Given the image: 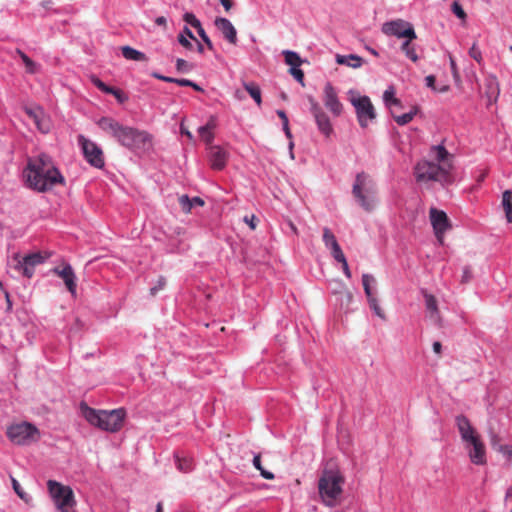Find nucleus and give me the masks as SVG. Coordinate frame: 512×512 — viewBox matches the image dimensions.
<instances>
[{"label":"nucleus","instance_id":"nucleus-64","mask_svg":"<svg viewBox=\"0 0 512 512\" xmlns=\"http://www.w3.org/2000/svg\"><path fill=\"white\" fill-rule=\"evenodd\" d=\"M176 84H178L179 86L190 87V85H192V81L188 79H177Z\"/></svg>","mask_w":512,"mask_h":512},{"label":"nucleus","instance_id":"nucleus-38","mask_svg":"<svg viewBox=\"0 0 512 512\" xmlns=\"http://www.w3.org/2000/svg\"><path fill=\"white\" fill-rule=\"evenodd\" d=\"M198 133L201 137V139L209 145V147L212 145V142L214 140V131L206 129L204 127H199Z\"/></svg>","mask_w":512,"mask_h":512},{"label":"nucleus","instance_id":"nucleus-14","mask_svg":"<svg viewBox=\"0 0 512 512\" xmlns=\"http://www.w3.org/2000/svg\"><path fill=\"white\" fill-rule=\"evenodd\" d=\"M14 259L17 261L16 269L21 271L23 276L31 278L34 274L35 266L44 262L45 257L37 252L20 258L19 255H15Z\"/></svg>","mask_w":512,"mask_h":512},{"label":"nucleus","instance_id":"nucleus-20","mask_svg":"<svg viewBox=\"0 0 512 512\" xmlns=\"http://www.w3.org/2000/svg\"><path fill=\"white\" fill-rule=\"evenodd\" d=\"M215 27L222 33L223 37L231 44L237 43V31L227 18L217 17L214 21Z\"/></svg>","mask_w":512,"mask_h":512},{"label":"nucleus","instance_id":"nucleus-5","mask_svg":"<svg viewBox=\"0 0 512 512\" xmlns=\"http://www.w3.org/2000/svg\"><path fill=\"white\" fill-rule=\"evenodd\" d=\"M345 479L338 471H324L318 481V492L322 502L329 507L336 506L343 493Z\"/></svg>","mask_w":512,"mask_h":512},{"label":"nucleus","instance_id":"nucleus-41","mask_svg":"<svg viewBox=\"0 0 512 512\" xmlns=\"http://www.w3.org/2000/svg\"><path fill=\"white\" fill-rule=\"evenodd\" d=\"M25 113L33 120L35 121L37 118H39V115H42L43 109L40 106H26L24 108Z\"/></svg>","mask_w":512,"mask_h":512},{"label":"nucleus","instance_id":"nucleus-59","mask_svg":"<svg viewBox=\"0 0 512 512\" xmlns=\"http://www.w3.org/2000/svg\"><path fill=\"white\" fill-rule=\"evenodd\" d=\"M90 80L91 82L100 90L103 89V87L105 86V83L103 81H101L97 76L95 75H92L90 77Z\"/></svg>","mask_w":512,"mask_h":512},{"label":"nucleus","instance_id":"nucleus-2","mask_svg":"<svg viewBox=\"0 0 512 512\" xmlns=\"http://www.w3.org/2000/svg\"><path fill=\"white\" fill-rule=\"evenodd\" d=\"M431 155L434 161H419L414 168L416 181L427 183L430 181L438 182L442 186L453 182L451 171L453 169V155H451L443 145L431 147Z\"/></svg>","mask_w":512,"mask_h":512},{"label":"nucleus","instance_id":"nucleus-36","mask_svg":"<svg viewBox=\"0 0 512 512\" xmlns=\"http://www.w3.org/2000/svg\"><path fill=\"white\" fill-rule=\"evenodd\" d=\"M176 464L179 471L187 473L193 469V461L191 458L179 457L176 455Z\"/></svg>","mask_w":512,"mask_h":512},{"label":"nucleus","instance_id":"nucleus-25","mask_svg":"<svg viewBox=\"0 0 512 512\" xmlns=\"http://www.w3.org/2000/svg\"><path fill=\"white\" fill-rule=\"evenodd\" d=\"M336 63L339 65H346L351 68H359L363 64V59L355 54L350 55H336Z\"/></svg>","mask_w":512,"mask_h":512},{"label":"nucleus","instance_id":"nucleus-28","mask_svg":"<svg viewBox=\"0 0 512 512\" xmlns=\"http://www.w3.org/2000/svg\"><path fill=\"white\" fill-rule=\"evenodd\" d=\"M502 206L508 223H512V191L506 190L502 195Z\"/></svg>","mask_w":512,"mask_h":512},{"label":"nucleus","instance_id":"nucleus-58","mask_svg":"<svg viewBox=\"0 0 512 512\" xmlns=\"http://www.w3.org/2000/svg\"><path fill=\"white\" fill-rule=\"evenodd\" d=\"M216 126H217L216 117L215 116H211L209 118L208 122L203 127L206 128V129L214 131Z\"/></svg>","mask_w":512,"mask_h":512},{"label":"nucleus","instance_id":"nucleus-48","mask_svg":"<svg viewBox=\"0 0 512 512\" xmlns=\"http://www.w3.org/2000/svg\"><path fill=\"white\" fill-rule=\"evenodd\" d=\"M452 11L453 13L460 19H465L466 18V13L464 11V9L462 8V6L460 5V3L458 1H454L452 3Z\"/></svg>","mask_w":512,"mask_h":512},{"label":"nucleus","instance_id":"nucleus-23","mask_svg":"<svg viewBox=\"0 0 512 512\" xmlns=\"http://www.w3.org/2000/svg\"><path fill=\"white\" fill-rule=\"evenodd\" d=\"M323 242L326 248L330 250L333 258L340 257L342 254H344L335 235L327 227L323 229Z\"/></svg>","mask_w":512,"mask_h":512},{"label":"nucleus","instance_id":"nucleus-49","mask_svg":"<svg viewBox=\"0 0 512 512\" xmlns=\"http://www.w3.org/2000/svg\"><path fill=\"white\" fill-rule=\"evenodd\" d=\"M337 262L342 264V269L347 278H351V271L349 269L346 257L344 254H342L340 257L334 258Z\"/></svg>","mask_w":512,"mask_h":512},{"label":"nucleus","instance_id":"nucleus-55","mask_svg":"<svg viewBox=\"0 0 512 512\" xmlns=\"http://www.w3.org/2000/svg\"><path fill=\"white\" fill-rule=\"evenodd\" d=\"M244 222L248 224L252 230H255L257 227L258 219L255 215L245 216Z\"/></svg>","mask_w":512,"mask_h":512},{"label":"nucleus","instance_id":"nucleus-54","mask_svg":"<svg viewBox=\"0 0 512 512\" xmlns=\"http://www.w3.org/2000/svg\"><path fill=\"white\" fill-rule=\"evenodd\" d=\"M178 42L186 49L191 50L193 48L191 41L183 34L178 35Z\"/></svg>","mask_w":512,"mask_h":512},{"label":"nucleus","instance_id":"nucleus-12","mask_svg":"<svg viewBox=\"0 0 512 512\" xmlns=\"http://www.w3.org/2000/svg\"><path fill=\"white\" fill-rule=\"evenodd\" d=\"M429 218L437 240L440 244H443L444 234L451 228L447 214L442 210L432 207L429 210Z\"/></svg>","mask_w":512,"mask_h":512},{"label":"nucleus","instance_id":"nucleus-39","mask_svg":"<svg viewBox=\"0 0 512 512\" xmlns=\"http://www.w3.org/2000/svg\"><path fill=\"white\" fill-rule=\"evenodd\" d=\"M11 482H12V486H13V489L15 491V493L19 496V498H21L23 501H25L26 503H28L31 498L30 496L21 488L19 482L11 477Z\"/></svg>","mask_w":512,"mask_h":512},{"label":"nucleus","instance_id":"nucleus-18","mask_svg":"<svg viewBox=\"0 0 512 512\" xmlns=\"http://www.w3.org/2000/svg\"><path fill=\"white\" fill-rule=\"evenodd\" d=\"M208 149L211 168L218 171L224 169L228 160V152L218 145H211Z\"/></svg>","mask_w":512,"mask_h":512},{"label":"nucleus","instance_id":"nucleus-30","mask_svg":"<svg viewBox=\"0 0 512 512\" xmlns=\"http://www.w3.org/2000/svg\"><path fill=\"white\" fill-rule=\"evenodd\" d=\"M491 446L495 451L512 461V445H502L498 438L494 436L491 441Z\"/></svg>","mask_w":512,"mask_h":512},{"label":"nucleus","instance_id":"nucleus-6","mask_svg":"<svg viewBox=\"0 0 512 512\" xmlns=\"http://www.w3.org/2000/svg\"><path fill=\"white\" fill-rule=\"evenodd\" d=\"M353 196L366 211H372L376 205V184L365 172L358 173L352 189Z\"/></svg>","mask_w":512,"mask_h":512},{"label":"nucleus","instance_id":"nucleus-7","mask_svg":"<svg viewBox=\"0 0 512 512\" xmlns=\"http://www.w3.org/2000/svg\"><path fill=\"white\" fill-rule=\"evenodd\" d=\"M8 439L16 445H30L40 438L39 429L29 422L13 423L7 427Z\"/></svg>","mask_w":512,"mask_h":512},{"label":"nucleus","instance_id":"nucleus-60","mask_svg":"<svg viewBox=\"0 0 512 512\" xmlns=\"http://www.w3.org/2000/svg\"><path fill=\"white\" fill-rule=\"evenodd\" d=\"M277 115H278V117L282 120V124H283V126H286V125L289 123V121H288V117H287V115H286L285 111H283V110H277Z\"/></svg>","mask_w":512,"mask_h":512},{"label":"nucleus","instance_id":"nucleus-8","mask_svg":"<svg viewBox=\"0 0 512 512\" xmlns=\"http://www.w3.org/2000/svg\"><path fill=\"white\" fill-rule=\"evenodd\" d=\"M47 486L59 512H69L74 509L76 501L71 487L62 485L55 480H49Z\"/></svg>","mask_w":512,"mask_h":512},{"label":"nucleus","instance_id":"nucleus-40","mask_svg":"<svg viewBox=\"0 0 512 512\" xmlns=\"http://www.w3.org/2000/svg\"><path fill=\"white\" fill-rule=\"evenodd\" d=\"M25 113L33 120L35 121L37 118H39V115H42L43 109L40 106H26L24 108Z\"/></svg>","mask_w":512,"mask_h":512},{"label":"nucleus","instance_id":"nucleus-53","mask_svg":"<svg viewBox=\"0 0 512 512\" xmlns=\"http://www.w3.org/2000/svg\"><path fill=\"white\" fill-rule=\"evenodd\" d=\"M111 94L117 99L119 103H124L128 99V97L120 89L117 88H114Z\"/></svg>","mask_w":512,"mask_h":512},{"label":"nucleus","instance_id":"nucleus-47","mask_svg":"<svg viewBox=\"0 0 512 512\" xmlns=\"http://www.w3.org/2000/svg\"><path fill=\"white\" fill-rule=\"evenodd\" d=\"M289 73L304 86V72L299 67L290 68Z\"/></svg>","mask_w":512,"mask_h":512},{"label":"nucleus","instance_id":"nucleus-46","mask_svg":"<svg viewBox=\"0 0 512 512\" xmlns=\"http://www.w3.org/2000/svg\"><path fill=\"white\" fill-rule=\"evenodd\" d=\"M449 60H450V67H451L453 78H454L456 84L460 85L461 84V78H460V74H459V71H458L455 59L452 56H450Z\"/></svg>","mask_w":512,"mask_h":512},{"label":"nucleus","instance_id":"nucleus-50","mask_svg":"<svg viewBox=\"0 0 512 512\" xmlns=\"http://www.w3.org/2000/svg\"><path fill=\"white\" fill-rule=\"evenodd\" d=\"M199 36L201 37V39L203 40V42L205 43V45L207 46V48L210 50V51H213L214 50V46H213V43L211 42L210 38L208 37V35L206 34L205 30L203 29V27H201L200 29L197 30Z\"/></svg>","mask_w":512,"mask_h":512},{"label":"nucleus","instance_id":"nucleus-21","mask_svg":"<svg viewBox=\"0 0 512 512\" xmlns=\"http://www.w3.org/2000/svg\"><path fill=\"white\" fill-rule=\"evenodd\" d=\"M456 425L461 435V439L465 443L479 436L476 430L472 427L468 418L464 415H458L456 417Z\"/></svg>","mask_w":512,"mask_h":512},{"label":"nucleus","instance_id":"nucleus-31","mask_svg":"<svg viewBox=\"0 0 512 512\" xmlns=\"http://www.w3.org/2000/svg\"><path fill=\"white\" fill-rule=\"evenodd\" d=\"M17 55L21 58L25 65L26 72L29 74H35L38 71V65L30 59L22 50L16 49Z\"/></svg>","mask_w":512,"mask_h":512},{"label":"nucleus","instance_id":"nucleus-57","mask_svg":"<svg viewBox=\"0 0 512 512\" xmlns=\"http://www.w3.org/2000/svg\"><path fill=\"white\" fill-rule=\"evenodd\" d=\"M188 68V63L186 60L178 58L176 61V69L179 72L185 71Z\"/></svg>","mask_w":512,"mask_h":512},{"label":"nucleus","instance_id":"nucleus-35","mask_svg":"<svg viewBox=\"0 0 512 512\" xmlns=\"http://www.w3.org/2000/svg\"><path fill=\"white\" fill-rule=\"evenodd\" d=\"M253 465L257 470H259L261 476L264 479L273 480L275 478V476L272 472L267 471L263 468L262 463H261V455L260 454H257L254 456Z\"/></svg>","mask_w":512,"mask_h":512},{"label":"nucleus","instance_id":"nucleus-33","mask_svg":"<svg viewBox=\"0 0 512 512\" xmlns=\"http://www.w3.org/2000/svg\"><path fill=\"white\" fill-rule=\"evenodd\" d=\"M416 113H417V108H413L410 112L404 113L402 115H397L396 110H392V112H391L394 120L399 125H406L409 122H411Z\"/></svg>","mask_w":512,"mask_h":512},{"label":"nucleus","instance_id":"nucleus-22","mask_svg":"<svg viewBox=\"0 0 512 512\" xmlns=\"http://www.w3.org/2000/svg\"><path fill=\"white\" fill-rule=\"evenodd\" d=\"M423 297L425 299V306L428 312V316L436 324H440L441 315L438 308V302L434 295L428 293L426 290L422 291Z\"/></svg>","mask_w":512,"mask_h":512},{"label":"nucleus","instance_id":"nucleus-3","mask_svg":"<svg viewBox=\"0 0 512 512\" xmlns=\"http://www.w3.org/2000/svg\"><path fill=\"white\" fill-rule=\"evenodd\" d=\"M97 125L102 131L115 138L120 145L130 150L145 151L152 147L153 138L147 131L124 126L110 117H102Z\"/></svg>","mask_w":512,"mask_h":512},{"label":"nucleus","instance_id":"nucleus-1","mask_svg":"<svg viewBox=\"0 0 512 512\" xmlns=\"http://www.w3.org/2000/svg\"><path fill=\"white\" fill-rule=\"evenodd\" d=\"M23 175L28 187L38 192H45L57 184L65 183L52 158L45 153L30 157Z\"/></svg>","mask_w":512,"mask_h":512},{"label":"nucleus","instance_id":"nucleus-62","mask_svg":"<svg viewBox=\"0 0 512 512\" xmlns=\"http://www.w3.org/2000/svg\"><path fill=\"white\" fill-rule=\"evenodd\" d=\"M182 34L193 41H197V38L188 27H184Z\"/></svg>","mask_w":512,"mask_h":512},{"label":"nucleus","instance_id":"nucleus-10","mask_svg":"<svg viewBox=\"0 0 512 512\" xmlns=\"http://www.w3.org/2000/svg\"><path fill=\"white\" fill-rule=\"evenodd\" d=\"M382 32L386 35L396 36L398 38L416 39V33L411 23L397 19L386 22L382 26Z\"/></svg>","mask_w":512,"mask_h":512},{"label":"nucleus","instance_id":"nucleus-43","mask_svg":"<svg viewBox=\"0 0 512 512\" xmlns=\"http://www.w3.org/2000/svg\"><path fill=\"white\" fill-rule=\"evenodd\" d=\"M333 283L336 285L333 293H343L349 302L352 299V295L346 290L345 284L339 280H334Z\"/></svg>","mask_w":512,"mask_h":512},{"label":"nucleus","instance_id":"nucleus-37","mask_svg":"<svg viewBox=\"0 0 512 512\" xmlns=\"http://www.w3.org/2000/svg\"><path fill=\"white\" fill-rule=\"evenodd\" d=\"M410 41L409 39H407L401 46V49L402 51L405 53V55L411 59L413 62H417L418 61V55L416 53V50L414 47H412L410 45Z\"/></svg>","mask_w":512,"mask_h":512},{"label":"nucleus","instance_id":"nucleus-45","mask_svg":"<svg viewBox=\"0 0 512 512\" xmlns=\"http://www.w3.org/2000/svg\"><path fill=\"white\" fill-rule=\"evenodd\" d=\"M183 20L190 24L192 27L196 28L197 30L202 27L200 21L196 18V16L193 13L187 12L183 15Z\"/></svg>","mask_w":512,"mask_h":512},{"label":"nucleus","instance_id":"nucleus-29","mask_svg":"<svg viewBox=\"0 0 512 512\" xmlns=\"http://www.w3.org/2000/svg\"><path fill=\"white\" fill-rule=\"evenodd\" d=\"M243 86L249 95L254 99L258 106L262 104L261 89L259 85L254 82H244Z\"/></svg>","mask_w":512,"mask_h":512},{"label":"nucleus","instance_id":"nucleus-42","mask_svg":"<svg viewBox=\"0 0 512 512\" xmlns=\"http://www.w3.org/2000/svg\"><path fill=\"white\" fill-rule=\"evenodd\" d=\"M25 113L33 120L35 121L37 118H39V115H42L43 109L40 106H26L24 108Z\"/></svg>","mask_w":512,"mask_h":512},{"label":"nucleus","instance_id":"nucleus-19","mask_svg":"<svg viewBox=\"0 0 512 512\" xmlns=\"http://www.w3.org/2000/svg\"><path fill=\"white\" fill-rule=\"evenodd\" d=\"M53 273L64 281L68 291L72 295L76 294V276L70 264H65L62 269L59 267L54 268Z\"/></svg>","mask_w":512,"mask_h":512},{"label":"nucleus","instance_id":"nucleus-26","mask_svg":"<svg viewBox=\"0 0 512 512\" xmlns=\"http://www.w3.org/2000/svg\"><path fill=\"white\" fill-rule=\"evenodd\" d=\"M383 100L391 112L392 110H395V108L402 107L401 101L395 97V89L393 86L388 87L384 91Z\"/></svg>","mask_w":512,"mask_h":512},{"label":"nucleus","instance_id":"nucleus-9","mask_svg":"<svg viewBox=\"0 0 512 512\" xmlns=\"http://www.w3.org/2000/svg\"><path fill=\"white\" fill-rule=\"evenodd\" d=\"M78 143L82 148L85 159L90 165L95 168H102L104 166L103 152L96 143L85 138L83 135L78 136Z\"/></svg>","mask_w":512,"mask_h":512},{"label":"nucleus","instance_id":"nucleus-32","mask_svg":"<svg viewBox=\"0 0 512 512\" xmlns=\"http://www.w3.org/2000/svg\"><path fill=\"white\" fill-rule=\"evenodd\" d=\"M283 55L285 63L289 65L290 68L300 67L303 62L300 56L294 51L285 50L283 51Z\"/></svg>","mask_w":512,"mask_h":512},{"label":"nucleus","instance_id":"nucleus-11","mask_svg":"<svg viewBox=\"0 0 512 512\" xmlns=\"http://www.w3.org/2000/svg\"><path fill=\"white\" fill-rule=\"evenodd\" d=\"M352 105L355 107L357 119L361 127L365 128L370 120L376 116L373 104L367 96H360L351 99Z\"/></svg>","mask_w":512,"mask_h":512},{"label":"nucleus","instance_id":"nucleus-61","mask_svg":"<svg viewBox=\"0 0 512 512\" xmlns=\"http://www.w3.org/2000/svg\"><path fill=\"white\" fill-rule=\"evenodd\" d=\"M435 76L433 75H428L426 78H425V81H426V85L429 87V88H432V89H435Z\"/></svg>","mask_w":512,"mask_h":512},{"label":"nucleus","instance_id":"nucleus-17","mask_svg":"<svg viewBox=\"0 0 512 512\" xmlns=\"http://www.w3.org/2000/svg\"><path fill=\"white\" fill-rule=\"evenodd\" d=\"M470 461L475 465H484L487 462L486 448L480 436L466 443Z\"/></svg>","mask_w":512,"mask_h":512},{"label":"nucleus","instance_id":"nucleus-56","mask_svg":"<svg viewBox=\"0 0 512 512\" xmlns=\"http://www.w3.org/2000/svg\"><path fill=\"white\" fill-rule=\"evenodd\" d=\"M471 278H472V271H471L470 267H468V266L464 267L461 283H468L471 280Z\"/></svg>","mask_w":512,"mask_h":512},{"label":"nucleus","instance_id":"nucleus-27","mask_svg":"<svg viewBox=\"0 0 512 512\" xmlns=\"http://www.w3.org/2000/svg\"><path fill=\"white\" fill-rule=\"evenodd\" d=\"M122 55L127 60H134V61H147L148 58L146 55L130 46H124L121 48Z\"/></svg>","mask_w":512,"mask_h":512},{"label":"nucleus","instance_id":"nucleus-51","mask_svg":"<svg viewBox=\"0 0 512 512\" xmlns=\"http://www.w3.org/2000/svg\"><path fill=\"white\" fill-rule=\"evenodd\" d=\"M165 285L166 279L162 276L159 277L157 284L150 289V294L152 296H155L160 290H162L165 287Z\"/></svg>","mask_w":512,"mask_h":512},{"label":"nucleus","instance_id":"nucleus-16","mask_svg":"<svg viewBox=\"0 0 512 512\" xmlns=\"http://www.w3.org/2000/svg\"><path fill=\"white\" fill-rule=\"evenodd\" d=\"M376 280L375 278L370 274H363L362 275V284L365 291V294L368 299V303L370 308L374 311V313L381 318L382 320H386V315L383 309L380 307L378 299L374 296L372 292V284H375Z\"/></svg>","mask_w":512,"mask_h":512},{"label":"nucleus","instance_id":"nucleus-24","mask_svg":"<svg viewBox=\"0 0 512 512\" xmlns=\"http://www.w3.org/2000/svg\"><path fill=\"white\" fill-rule=\"evenodd\" d=\"M485 86H486V96H487V99H488V103L487 105H492L493 103H495L498 99V96H499V84H498V81L496 79V77L494 76H490L486 79V82H485Z\"/></svg>","mask_w":512,"mask_h":512},{"label":"nucleus","instance_id":"nucleus-13","mask_svg":"<svg viewBox=\"0 0 512 512\" xmlns=\"http://www.w3.org/2000/svg\"><path fill=\"white\" fill-rule=\"evenodd\" d=\"M308 100L310 103V111L315 119L319 131L326 137H329L333 132V127L328 115L313 97L310 96Z\"/></svg>","mask_w":512,"mask_h":512},{"label":"nucleus","instance_id":"nucleus-15","mask_svg":"<svg viewBox=\"0 0 512 512\" xmlns=\"http://www.w3.org/2000/svg\"><path fill=\"white\" fill-rule=\"evenodd\" d=\"M323 103L333 116L339 117L343 112V104L340 102L335 88L330 82L323 89Z\"/></svg>","mask_w":512,"mask_h":512},{"label":"nucleus","instance_id":"nucleus-44","mask_svg":"<svg viewBox=\"0 0 512 512\" xmlns=\"http://www.w3.org/2000/svg\"><path fill=\"white\" fill-rule=\"evenodd\" d=\"M178 200L182 211L185 213H190L193 207L191 198H189L187 195H182Z\"/></svg>","mask_w":512,"mask_h":512},{"label":"nucleus","instance_id":"nucleus-34","mask_svg":"<svg viewBox=\"0 0 512 512\" xmlns=\"http://www.w3.org/2000/svg\"><path fill=\"white\" fill-rule=\"evenodd\" d=\"M37 129L42 133H48L51 129V122L49 117L46 115L44 110L42 111V115H39V118H37L34 121Z\"/></svg>","mask_w":512,"mask_h":512},{"label":"nucleus","instance_id":"nucleus-63","mask_svg":"<svg viewBox=\"0 0 512 512\" xmlns=\"http://www.w3.org/2000/svg\"><path fill=\"white\" fill-rule=\"evenodd\" d=\"M219 1L223 5V7L225 8V10L227 12L231 10V8L233 6V0H219Z\"/></svg>","mask_w":512,"mask_h":512},{"label":"nucleus","instance_id":"nucleus-52","mask_svg":"<svg viewBox=\"0 0 512 512\" xmlns=\"http://www.w3.org/2000/svg\"><path fill=\"white\" fill-rule=\"evenodd\" d=\"M469 55L476 60L478 63L482 60V54L480 49L476 46V44H473L472 47L469 50Z\"/></svg>","mask_w":512,"mask_h":512},{"label":"nucleus","instance_id":"nucleus-4","mask_svg":"<svg viewBox=\"0 0 512 512\" xmlns=\"http://www.w3.org/2000/svg\"><path fill=\"white\" fill-rule=\"evenodd\" d=\"M83 417L93 426L107 432H118L124 424L126 412L124 409L96 410L86 403L80 405Z\"/></svg>","mask_w":512,"mask_h":512}]
</instances>
